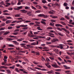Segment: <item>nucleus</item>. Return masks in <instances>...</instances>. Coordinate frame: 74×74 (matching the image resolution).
<instances>
[{
    "mask_svg": "<svg viewBox=\"0 0 74 74\" xmlns=\"http://www.w3.org/2000/svg\"><path fill=\"white\" fill-rule=\"evenodd\" d=\"M33 4H38V3H37V2H36L35 1L33 2Z\"/></svg>",
    "mask_w": 74,
    "mask_h": 74,
    "instance_id": "obj_54",
    "label": "nucleus"
},
{
    "mask_svg": "<svg viewBox=\"0 0 74 74\" xmlns=\"http://www.w3.org/2000/svg\"><path fill=\"white\" fill-rule=\"evenodd\" d=\"M40 22L44 25H46V23H45V22H44V21H41Z\"/></svg>",
    "mask_w": 74,
    "mask_h": 74,
    "instance_id": "obj_31",
    "label": "nucleus"
},
{
    "mask_svg": "<svg viewBox=\"0 0 74 74\" xmlns=\"http://www.w3.org/2000/svg\"><path fill=\"white\" fill-rule=\"evenodd\" d=\"M15 70L16 71L18 72H18H19V70H18V69L17 68H15Z\"/></svg>",
    "mask_w": 74,
    "mask_h": 74,
    "instance_id": "obj_39",
    "label": "nucleus"
},
{
    "mask_svg": "<svg viewBox=\"0 0 74 74\" xmlns=\"http://www.w3.org/2000/svg\"><path fill=\"white\" fill-rule=\"evenodd\" d=\"M8 29H12L13 28L12 27H11V26H10V27H8Z\"/></svg>",
    "mask_w": 74,
    "mask_h": 74,
    "instance_id": "obj_45",
    "label": "nucleus"
},
{
    "mask_svg": "<svg viewBox=\"0 0 74 74\" xmlns=\"http://www.w3.org/2000/svg\"><path fill=\"white\" fill-rule=\"evenodd\" d=\"M20 12H21L22 13H27V10H26L25 9H23L22 10H21L20 11Z\"/></svg>",
    "mask_w": 74,
    "mask_h": 74,
    "instance_id": "obj_3",
    "label": "nucleus"
},
{
    "mask_svg": "<svg viewBox=\"0 0 74 74\" xmlns=\"http://www.w3.org/2000/svg\"><path fill=\"white\" fill-rule=\"evenodd\" d=\"M7 58H8L6 57V56H4V58L3 59V60H4V62H5V63H6L7 62Z\"/></svg>",
    "mask_w": 74,
    "mask_h": 74,
    "instance_id": "obj_6",
    "label": "nucleus"
},
{
    "mask_svg": "<svg viewBox=\"0 0 74 74\" xmlns=\"http://www.w3.org/2000/svg\"><path fill=\"white\" fill-rule=\"evenodd\" d=\"M10 33V32L8 31L7 32H5L3 34L4 35H7V34H9V33Z\"/></svg>",
    "mask_w": 74,
    "mask_h": 74,
    "instance_id": "obj_15",
    "label": "nucleus"
},
{
    "mask_svg": "<svg viewBox=\"0 0 74 74\" xmlns=\"http://www.w3.org/2000/svg\"><path fill=\"white\" fill-rule=\"evenodd\" d=\"M0 4H1V5H3L4 4V2L3 1H2L0 3Z\"/></svg>",
    "mask_w": 74,
    "mask_h": 74,
    "instance_id": "obj_55",
    "label": "nucleus"
},
{
    "mask_svg": "<svg viewBox=\"0 0 74 74\" xmlns=\"http://www.w3.org/2000/svg\"><path fill=\"white\" fill-rule=\"evenodd\" d=\"M44 16V15H43V14H39L38 16L39 17H43V16Z\"/></svg>",
    "mask_w": 74,
    "mask_h": 74,
    "instance_id": "obj_23",
    "label": "nucleus"
},
{
    "mask_svg": "<svg viewBox=\"0 0 74 74\" xmlns=\"http://www.w3.org/2000/svg\"><path fill=\"white\" fill-rule=\"evenodd\" d=\"M47 29H48V30H51V29H53V28H52V27H48L47 28Z\"/></svg>",
    "mask_w": 74,
    "mask_h": 74,
    "instance_id": "obj_21",
    "label": "nucleus"
},
{
    "mask_svg": "<svg viewBox=\"0 0 74 74\" xmlns=\"http://www.w3.org/2000/svg\"><path fill=\"white\" fill-rule=\"evenodd\" d=\"M56 41H59V39H58V38H53V40H51V42L52 43L55 42H56Z\"/></svg>",
    "mask_w": 74,
    "mask_h": 74,
    "instance_id": "obj_1",
    "label": "nucleus"
},
{
    "mask_svg": "<svg viewBox=\"0 0 74 74\" xmlns=\"http://www.w3.org/2000/svg\"><path fill=\"white\" fill-rule=\"evenodd\" d=\"M57 29L58 30H59L60 31H62V30L60 29V28H57Z\"/></svg>",
    "mask_w": 74,
    "mask_h": 74,
    "instance_id": "obj_52",
    "label": "nucleus"
},
{
    "mask_svg": "<svg viewBox=\"0 0 74 74\" xmlns=\"http://www.w3.org/2000/svg\"><path fill=\"white\" fill-rule=\"evenodd\" d=\"M56 26L57 27H59V26H60V27H63V25H60V24H55Z\"/></svg>",
    "mask_w": 74,
    "mask_h": 74,
    "instance_id": "obj_12",
    "label": "nucleus"
},
{
    "mask_svg": "<svg viewBox=\"0 0 74 74\" xmlns=\"http://www.w3.org/2000/svg\"><path fill=\"white\" fill-rule=\"evenodd\" d=\"M42 2L43 3L45 4V3H46L47 1L45 0H42Z\"/></svg>",
    "mask_w": 74,
    "mask_h": 74,
    "instance_id": "obj_33",
    "label": "nucleus"
},
{
    "mask_svg": "<svg viewBox=\"0 0 74 74\" xmlns=\"http://www.w3.org/2000/svg\"><path fill=\"white\" fill-rule=\"evenodd\" d=\"M12 42H14V44H15L16 45H19V43L16 41H12Z\"/></svg>",
    "mask_w": 74,
    "mask_h": 74,
    "instance_id": "obj_11",
    "label": "nucleus"
},
{
    "mask_svg": "<svg viewBox=\"0 0 74 74\" xmlns=\"http://www.w3.org/2000/svg\"><path fill=\"white\" fill-rule=\"evenodd\" d=\"M65 18H66V19H70V18H69V17L68 16L66 15L65 16Z\"/></svg>",
    "mask_w": 74,
    "mask_h": 74,
    "instance_id": "obj_35",
    "label": "nucleus"
},
{
    "mask_svg": "<svg viewBox=\"0 0 74 74\" xmlns=\"http://www.w3.org/2000/svg\"><path fill=\"white\" fill-rule=\"evenodd\" d=\"M55 12L53 10H52L51 11H50L49 12V13L51 15H53L54 13Z\"/></svg>",
    "mask_w": 74,
    "mask_h": 74,
    "instance_id": "obj_5",
    "label": "nucleus"
},
{
    "mask_svg": "<svg viewBox=\"0 0 74 74\" xmlns=\"http://www.w3.org/2000/svg\"><path fill=\"white\" fill-rule=\"evenodd\" d=\"M18 2H23V0H18Z\"/></svg>",
    "mask_w": 74,
    "mask_h": 74,
    "instance_id": "obj_63",
    "label": "nucleus"
},
{
    "mask_svg": "<svg viewBox=\"0 0 74 74\" xmlns=\"http://www.w3.org/2000/svg\"><path fill=\"white\" fill-rule=\"evenodd\" d=\"M57 48H59L60 49H62L63 48V46L62 44H60L59 46H57Z\"/></svg>",
    "mask_w": 74,
    "mask_h": 74,
    "instance_id": "obj_4",
    "label": "nucleus"
},
{
    "mask_svg": "<svg viewBox=\"0 0 74 74\" xmlns=\"http://www.w3.org/2000/svg\"><path fill=\"white\" fill-rule=\"evenodd\" d=\"M36 8H38V9H41V6H40L38 5H36Z\"/></svg>",
    "mask_w": 74,
    "mask_h": 74,
    "instance_id": "obj_18",
    "label": "nucleus"
},
{
    "mask_svg": "<svg viewBox=\"0 0 74 74\" xmlns=\"http://www.w3.org/2000/svg\"><path fill=\"white\" fill-rule=\"evenodd\" d=\"M46 61H47V62H49V61H50V60H49V59L48 58H47L46 59Z\"/></svg>",
    "mask_w": 74,
    "mask_h": 74,
    "instance_id": "obj_64",
    "label": "nucleus"
},
{
    "mask_svg": "<svg viewBox=\"0 0 74 74\" xmlns=\"http://www.w3.org/2000/svg\"><path fill=\"white\" fill-rule=\"evenodd\" d=\"M35 23L36 24H38V25H40V22L38 21H36Z\"/></svg>",
    "mask_w": 74,
    "mask_h": 74,
    "instance_id": "obj_36",
    "label": "nucleus"
},
{
    "mask_svg": "<svg viewBox=\"0 0 74 74\" xmlns=\"http://www.w3.org/2000/svg\"><path fill=\"white\" fill-rule=\"evenodd\" d=\"M51 66H53V67H56V68H57L58 67V66L57 65V64H51Z\"/></svg>",
    "mask_w": 74,
    "mask_h": 74,
    "instance_id": "obj_10",
    "label": "nucleus"
},
{
    "mask_svg": "<svg viewBox=\"0 0 74 74\" xmlns=\"http://www.w3.org/2000/svg\"><path fill=\"white\" fill-rule=\"evenodd\" d=\"M17 21H13L11 22V23H15V22H17Z\"/></svg>",
    "mask_w": 74,
    "mask_h": 74,
    "instance_id": "obj_57",
    "label": "nucleus"
},
{
    "mask_svg": "<svg viewBox=\"0 0 74 74\" xmlns=\"http://www.w3.org/2000/svg\"><path fill=\"white\" fill-rule=\"evenodd\" d=\"M11 21L10 20H8L6 22V23L7 24L10 23H11Z\"/></svg>",
    "mask_w": 74,
    "mask_h": 74,
    "instance_id": "obj_17",
    "label": "nucleus"
},
{
    "mask_svg": "<svg viewBox=\"0 0 74 74\" xmlns=\"http://www.w3.org/2000/svg\"><path fill=\"white\" fill-rule=\"evenodd\" d=\"M49 58H50V59H51V60H54V58H52L51 57H49Z\"/></svg>",
    "mask_w": 74,
    "mask_h": 74,
    "instance_id": "obj_51",
    "label": "nucleus"
},
{
    "mask_svg": "<svg viewBox=\"0 0 74 74\" xmlns=\"http://www.w3.org/2000/svg\"><path fill=\"white\" fill-rule=\"evenodd\" d=\"M36 43L34 42L32 43L31 44V45H36Z\"/></svg>",
    "mask_w": 74,
    "mask_h": 74,
    "instance_id": "obj_28",
    "label": "nucleus"
},
{
    "mask_svg": "<svg viewBox=\"0 0 74 74\" xmlns=\"http://www.w3.org/2000/svg\"><path fill=\"white\" fill-rule=\"evenodd\" d=\"M37 66L38 67H41V68H42L43 67V66L42 65H37Z\"/></svg>",
    "mask_w": 74,
    "mask_h": 74,
    "instance_id": "obj_43",
    "label": "nucleus"
},
{
    "mask_svg": "<svg viewBox=\"0 0 74 74\" xmlns=\"http://www.w3.org/2000/svg\"><path fill=\"white\" fill-rule=\"evenodd\" d=\"M51 4L52 5V6H53V7H54V8H55V7H56V5H53V4L51 3H50L48 5V6H49V7H52L51 6Z\"/></svg>",
    "mask_w": 74,
    "mask_h": 74,
    "instance_id": "obj_9",
    "label": "nucleus"
},
{
    "mask_svg": "<svg viewBox=\"0 0 74 74\" xmlns=\"http://www.w3.org/2000/svg\"><path fill=\"white\" fill-rule=\"evenodd\" d=\"M63 5H64V7H67V6L68 5V4L66 3H64L63 4Z\"/></svg>",
    "mask_w": 74,
    "mask_h": 74,
    "instance_id": "obj_16",
    "label": "nucleus"
},
{
    "mask_svg": "<svg viewBox=\"0 0 74 74\" xmlns=\"http://www.w3.org/2000/svg\"><path fill=\"white\" fill-rule=\"evenodd\" d=\"M40 28H41L40 27H38L37 28V29L38 30H42V29H40Z\"/></svg>",
    "mask_w": 74,
    "mask_h": 74,
    "instance_id": "obj_20",
    "label": "nucleus"
},
{
    "mask_svg": "<svg viewBox=\"0 0 74 74\" xmlns=\"http://www.w3.org/2000/svg\"><path fill=\"white\" fill-rule=\"evenodd\" d=\"M60 23L62 24V25H66V23H65L64 22H63L62 21L60 22Z\"/></svg>",
    "mask_w": 74,
    "mask_h": 74,
    "instance_id": "obj_26",
    "label": "nucleus"
},
{
    "mask_svg": "<svg viewBox=\"0 0 74 74\" xmlns=\"http://www.w3.org/2000/svg\"><path fill=\"white\" fill-rule=\"evenodd\" d=\"M4 29H5V27L1 28H0V31H1V30H4Z\"/></svg>",
    "mask_w": 74,
    "mask_h": 74,
    "instance_id": "obj_38",
    "label": "nucleus"
},
{
    "mask_svg": "<svg viewBox=\"0 0 74 74\" xmlns=\"http://www.w3.org/2000/svg\"><path fill=\"white\" fill-rule=\"evenodd\" d=\"M52 18H57L58 17L57 16H53L52 17Z\"/></svg>",
    "mask_w": 74,
    "mask_h": 74,
    "instance_id": "obj_61",
    "label": "nucleus"
},
{
    "mask_svg": "<svg viewBox=\"0 0 74 74\" xmlns=\"http://www.w3.org/2000/svg\"><path fill=\"white\" fill-rule=\"evenodd\" d=\"M21 3L20 2H18V3H17V5H21Z\"/></svg>",
    "mask_w": 74,
    "mask_h": 74,
    "instance_id": "obj_56",
    "label": "nucleus"
},
{
    "mask_svg": "<svg viewBox=\"0 0 74 74\" xmlns=\"http://www.w3.org/2000/svg\"><path fill=\"white\" fill-rule=\"evenodd\" d=\"M29 22H31V21H27L24 22V23H29Z\"/></svg>",
    "mask_w": 74,
    "mask_h": 74,
    "instance_id": "obj_34",
    "label": "nucleus"
},
{
    "mask_svg": "<svg viewBox=\"0 0 74 74\" xmlns=\"http://www.w3.org/2000/svg\"><path fill=\"white\" fill-rule=\"evenodd\" d=\"M19 34V33L18 32H15L13 33V34L14 35H18Z\"/></svg>",
    "mask_w": 74,
    "mask_h": 74,
    "instance_id": "obj_27",
    "label": "nucleus"
},
{
    "mask_svg": "<svg viewBox=\"0 0 74 74\" xmlns=\"http://www.w3.org/2000/svg\"><path fill=\"white\" fill-rule=\"evenodd\" d=\"M31 7L32 9L33 10H36V8L34 7L33 6H32Z\"/></svg>",
    "mask_w": 74,
    "mask_h": 74,
    "instance_id": "obj_42",
    "label": "nucleus"
},
{
    "mask_svg": "<svg viewBox=\"0 0 74 74\" xmlns=\"http://www.w3.org/2000/svg\"><path fill=\"white\" fill-rule=\"evenodd\" d=\"M34 34H38V32H34Z\"/></svg>",
    "mask_w": 74,
    "mask_h": 74,
    "instance_id": "obj_59",
    "label": "nucleus"
},
{
    "mask_svg": "<svg viewBox=\"0 0 74 74\" xmlns=\"http://www.w3.org/2000/svg\"><path fill=\"white\" fill-rule=\"evenodd\" d=\"M15 65H13L12 66H10V69H14V67H15Z\"/></svg>",
    "mask_w": 74,
    "mask_h": 74,
    "instance_id": "obj_25",
    "label": "nucleus"
},
{
    "mask_svg": "<svg viewBox=\"0 0 74 74\" xmlns=\"http://www.w3.org/2000/svg\"><path fill=\"white\" fill-rule=\"evenodd\" d=\"M30 8L26 6L25 7V9L26 10H28V9H29Z\"/></svg>",
    "mask_w": 74,
    "mask_h": 74,
    "instance_id": "obj_44",
    "label": "nucleus"
},
{
    "mask_svg": "<svg viewBox=\"0 0 74 74\" xmlns=\"http://www.w3.org/2000/svg\"><path fill=\"white\" fill-rule=\"evenodd\" d=\"M61 21H63V20H64V18L63 17L61 18L60 19Z\"/></svg>",
    "mask_w": 74,
    "mask_h": 74,
    "instance_id": "obj_62",
    "label": "nucleus"
},
{
    "mask_svg": "<svg viewBox=\"0 0 74 74\" xmlns=\"http://www.w3.org/2000/svg\"><path fill=\"white\" fill-rule=\"evenodd\" d=\"M58 34H59V35H60V36H63V35L60 34V33H58Z\"/></svg>",
    "mask_w": 74,
    "mask_h": 74,
    "instance_id": "obj_53",
    "label": "nucleus"
},
{
    "mask_svg": "<svg viewBox=\"0 0 74 74\" xmlns=\"http://www.w3.org/2000/svg\"><path fill=\"white\" fill-rule=\"evenodd\" d=\"M53 51L55 52H57L58 51V49H53Z\"/></svg>",
    "mask_w": 74,
    "mask_h": 74,
    "instance_id": "obj_32",
    "label": "nucleus"
},
{
    "mask_svg": "<svg viewBox=\"0 0 74 74\" xmlns=\"http://www.w3.org/2000/svg\"><path fill=\"white\" fill-rule=\"evenodd\" d=\"M8 47H14V46L13 45H9Z\"/></svg>",
    "mask_w": 74,
    "mask_h": 74,
    "instance_id": "obj_29",
    "label": "nucleus"
},
{
    "mask_svg": "<svg viewBox=\"0 0 74 74\" xmlns=\"http://www.w3.org/2000/svg\"><path fill=\"white\" fill-rule=\"evenodd\" d=\"M62 30H64V31L66 32V33H68V34H70V32H69V31L66 30V29L63 28H62Z\"/></svg>",
    "mask_w": 74,
    "mask_h": 74,
    "instance_id": "obj_2",
    "label": "nucleus"
},
{
    "mask_svg": "<svg viewBox=\"0 0 74 74\" xmlns=\"http://www.w3.org/2000/svg\"><path fill=\"white\" fill-rule=\"evenodd\" d=\"M67 54H68V55H70V56H71V55H72L70 53H69L68 52H67Z\"/></svg>",
    "mask_w": 74,
    "mask_h": 74,
    "instance_id": "obj_46",
    "label": "nucleus"
},
{
    "mask_svg": "<svg viewBox=\"0 0 74 74\" xmlns=\"http://www.w3.org/2000/svg\"><path fill=\"white\" fill-rule=\"evenodd\" d=\"M19 31V30L18 29H17L14 30V32H18Z\"/></svg>",
    "mask_w": 74,
    "mask_h": 74,
    "instance_id": "obj_40",
    "label": "nucleus"
},
{
    "mask_svg": "<svg viewBox=\"0 0 74 74\" xmlns=\"http://www.w3.org/2000/svg\"><path fill=\"white\" fill-rule=\"evenodd\" d=\"M51 22H56V20H51Z\"/></svg>",
    "mask_w": 74,
    "mask_h": 74,
    "instance_id": "obj_60",
    "label": "nucleus"
},
{
    "mask_svg": "<svg viewBox=\"0 0 74 74\" xmlns=\"http://www.w3.org/2000/svg\"><path fill=\"white\" fill-rule=\"evenodd\" d=\"M17 8H18V10H21V9H22V8H23V7H22V6H19L17 7Z\"/></svg>",
    "mask_w": 74,
    "mask_h": 74,
    "instance_id": "obj_19",
    "label": "nucleus"
},
{
    "mask_svg": "<svg viewBox=\"0 0 74 74\" xmlns=\"http://www.w3.org/2000/svg\"><path fill=\"white\" fill-rule=\"evenodd\" d=\"M48 74H51V73H53V70H51V71H49L47 72Z\"/></svg>",
    "mask_w": 74,
    "mask_h": 74,
    "instance_id": "obj_13",
    "label": "nucleus"
},
{
    "mask_svg": "<svg viewBox=\"0 0 74 74\" xmlns=\"http://www.w3.org/2000/svg\"><path fill=\"white\" fill-rule=\"evenodd\" d=\"M49 34H50V35H52V36H54V34H53L51 33V32L49 33Z\"/></svg>",
    "mask_w": 74,
    "mask_h": 74,
    "instance_id": "obj_50",
    "label": "nucleus"
},
{
    "mask_svg": "<svg viewBox=\"0 0 74 74\" xmlns=\"http://www.w3.org/2000/svg\"><path fill=\"white\" fill-rule=\"evenodd\" d=\"M6 71H7V72L8 73V74H11V72L10 69H6Z\"/></svg>",
    "mask_w": 74,
    "mask_h": 74,
    "instance_id": "obj_14",
    "label": "nucleus"
},
{
    "mask_svg": "<svg viewBox=\"0 0 74 74\" xmlns=\"http://www.w3.org/2000/svg\"><path fill=\"white\" fill-rule=\"evenodd\" d=\"M55 4L58 7H59V5H59V4H58V3H56Z\"/></svg>",
    "mask_w": 74,
    "mask_h": 74,
    "instance_id": "obj_47",
    "label": "nucleus"
},
{
    "mask_svg": "<svg viewBox=\"0 0 74 74\" xmlns=\"http://www.w3.org/2000/svg\"><path fill=\"white\" fill-rule=\"evenodd\" d=\"M15 17H20V15L17 14H16L15 15Z\"/></svg>",
    "mask_w": 74,
    "mask_h": 74,
    "instance_id": "obj_24",
    "label": "nucleus"
},
{
    "mask_svg": "<svg viewBox=\"0 0 74 74\" xmlns=\"http://www.w3.org/2000/svg\"><path fill=\"white\" fill-rule=\"evenodd\" d=\"M43 7L45 9H48V8L45 6H43Z\"/></svg>",
    "mask_w": 74,
    "mask_h": 74,
    "instance_id": "obj_49",
    "label": "nucleus"
},
{
    "mask_svg": "<svg viewBox=\"0 0 74 74\" xmlns=\"http://www.w3.org/2000/svg\"><path fill=\"white\" fill-rule=\"evenodd\" d=\"M32 12L29 11L27 13V15L29 16H32Z\"/></svg>",
    "mask_w": 74,
    "mask_h": 74,
    "instance_id": "obj_8",
    "label": "nucleus"
},
{
    "mask_svg": "<svg viewBox=\"0 0 74 74\" xmlns=\"http://www.w3.org/2000/svg\"><path fill=\"white\" fill-rule=\"evenodd\" d=\"M0 71H2V72H5V70L2 69H0Z\"/></svg>",
    "mask_w": 74,
    "mask_h": 74,
    "instance_id": "obj_58",
    "label": "nucleus"
},
{
    "mask_svg": "<svg viewBox=\"0 0 74 74\" xmlns=\"http://www.w3.org/2000/svg\"><path fill=\"white\" fill-rule=\"evenodd\" d=\"M43 17H44V18H47L48 17V16H47V15H45L43 14Z\"/></svg>",
    "mask_w": 74,
    "mask_h": 74,
    "instance_id": "obj_30",
    "label": "nucleus"
},
{
    "mask_svg": "<svg viewBox=\"0 0 74 74\" xmlns=\"http://www.w3.org/2000/svg\"><path fill=\"white\" fill-rule=\"evenodd\" d=\"M49 39L48 38H46V40L47 41H49L50 40H51V38L50 37H49Z\"/></svg>",
    "mask_w": 74,
    "mask_h": 74,
    "instance_id": "obj_41",
    "label": "nucleus"
},
{
    "mask_svg": "<svg viewBox=\"0 0 74 74\" xmlns=\"http://www.w3.org/2000/svg\"><path fill=\"white\" fill-rule=\"evenodd\" d=\"M40 12H41L40 10H38L35 12V13H40Z\"/></svg>",
    "mask_w": 74,
    "mask_h": 74,
    "instance_id": "obj_22",
    "label": "nucleus"
},
{
    "mask_svg": "<svg viewBox=\"0 0 74 74\" xmlns=\"http://www.w3.org/2000/svg\"><path fill=\"white\" fill-rule=\"evenodd\" d=\"M65 69H70V67L66 66V67H65Z\"/></svg>",
    "mask_w": 74,
    "mask_h": 74,
    "instance_id": "obj_48",
    "label": "nucleus"
},
{
    "mask_svg": "<svg viewBox=\"0 0 74 74\" xmlns=\"http://www.w3.org/2000/svg\"><path fill=\"white\" fill-rule=\"evenodd\" d=\"M8 40L9 41H11V40H13V39L12 38H8Z\"/></svg>",
    "mask_w": 74,
    "mask_h": 74,
    "instance_id": "obj_37",
    "label": "nucleus"
},
{
    "mask_svg": "<svg viewBox=\"0 0 74 74\" xmlns=\"http://www.w3.org/2000/svg\"><path fill=\"white\" fill-rule=\"evenodd\" d=\"M35 69H37L38 70H42V71H47V69H41L40 68H37L35 67Z\"/></svg>",
    "mask_w": 74,
    "mask_h": 74,
    "instance_id": "obj_7",
    "label": "nucleus"
}]
</instances>
